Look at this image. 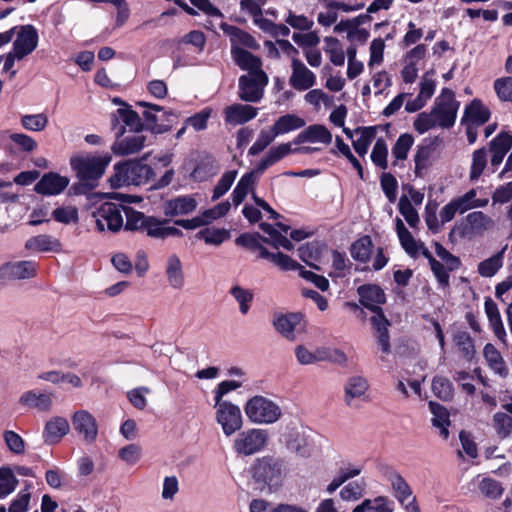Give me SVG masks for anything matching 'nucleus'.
Masks as SVG:
<instances>
[{
  "label": "nucleus",
  "instance_id": "obj_1",
  "mask_svg": "<svg viewBox=\"0 0 512 512\" xmlns=\"http://www.w3.org/2000/svg\"><path fill=\"white\" fill-rule=\"evenodd\" d=\"M360 303L371 310L374 315L370 318L373 327L376 329L378 343L383 353L390 352L388 325L381 305L385 303L386 297L384 291L376 284H365L357 289Z\"/></svg>",
  "mask_w": 512,
  "mask_h": 512
},
{
  "label": "nucleus",
  "instance_id": "obj_2",
  "mask_svg": "<svg viewBox=\"0 0 512 512\" xmlns=\"http://www.w3.org/2000/svg\"><path fill=\"white\" fill-rule=\"evenodd\" d=\"M252 478L261 491L278 490L287 476L285 462L279 458L265 456L258 458L253 464Z\"/></svg>",
  "mask_w": 512,
  "mask_h": 512
},
{
  "label": "nucleus",
  "instance_id": "obj_3",
  "mask_svg": "<svg viewBox=\"0 0 512 512\" xmlns=\"http://www.w3.org/2000/svg\"><path fill=\"white\" fill-rule=\"evenodd\" d=\"M111 159L109 154H80L71 157L70 165L76 172L81 185L91 189L97 186Z\"/></svg>",
  "mask_w": 512,
  "mask_h": 512
},
{
  "label": "nucleus",
  "instance_id": "obj_4",
  "mask_svg": "<svg viewBox=\"0 0 512 512\" xmlns=\"http://www.w3.org/2000/svg\"><path fill=\"white\" fill-rule=\"evenodd\" d=\"M246 418L255 425H273L283 416L281 406L264 395H254L243 406Z\"/></svg>",
  "mask_w": 512,
  "mask_h": 512
},
{
  "label": "nucleus",
  "instance_id": "obj_5",
  "mask_svg": "<svg viewBox=\"0 0 512 512\" xmlns=\"http://www.w3.org/2000/svg\"><path fill=\"white\" fill-rule=\"evenodd\" d=\"M115 173L110 178L112 187L146 184L154 177L153 169L142 161H126L114 166Z\"/></svg>",
  "mask_w": 512,
  "mask_h": 512
},
{
  "label": "nucleus",
  "instance_id": "obj_6",
  "mask_svg": "<svg viewBox=\"0 0 512 512\" xmlns=\"http://www.w3.org/2000/svg\"><path fill=\"white\" fill-rule=\"evenodd\" d=\"M237 432L232 444V449L237 456H252L264 451L268 446L269 432L267 429L250 427Z\"/></svg>",
  "mask_w": 512,
  "mask_h": 512
},
{
  "label": "nucleus",
  "instance_id": "obj_7",
  "mask_svg": "<svg viewBox=\"0 0 512 512\" xmlns=\"http://www.w3.org/2000/svg\"><path fill=\"white\" fill-rule=\"evenodd\" d=\"M459 105L451 89L443 88L441 90L431 110L436 118V122H438V127L450 128L454 125Z\"/></svg>",
  "mask_w": 512,
  "mask_h": 512
},
{
  "label": "nucleus",
  "instance_id": "obj_8",
  "mask_svg": "<svg viewBox=\"0 0 512 512\" xmlns=\"http://www.w3.org/2000/svg\"><path fill=\"white\" fill-rule=\"evenodd\" d=\"M147 110L143 112L147 128L155 134H162L172 128L177 122L178 115L172 110H165L163 107L148 102H139Z\"/></svg>",
  "mask_w": 512,
  "mask_h": 512
},
{
  "label": "nucleus",
  "instance_id": "obj_9",
  "mask_svg": "<svg viewBox=\"0 0 512 512\" xmlns=\"http://www.w3.org/2000/svg\"><path fill=\"white\" fill-rule=\"evenodd\" d=\"M215 421L221 427L223 434L229 437L243 426V416L240 407L232 402H219L213 405Z\"/></svg>",
  "mask_w": 512,
  "mask_h": 512
},
{
  "label": "nucleus",
  "instance_id": "obj_10",
  "mask_svg": "<svg viewBox=\"0 0 512 512\" xmlns=\"http://www.w3.org/2000/svg\"><path fill=\"white\" fill-rule=\"evenodd\" d=\"M96 227L100 232H118L124 225L123 206L120 204L105 202L92 213Z\"/></svg>",
  "mask_w": 512,
  "mask_h": 512
},
{
  "label": "nucleus",
  "instance_id": "obj_11",
  "mask_svg": "<svg viewBox=\"0 0 512 512\" xmlns=\"http://www.w3.org/2000/svg\"><path fill=\"white\" fill-rule=\"evenodd\" d=\"M392 494L406 512H421L416 496L407 481L395 470L386 473Z\"/></svg>",
  "mask_w": 512,
  "mask_h": 512
},
{
  "label": "nucleus",
  "instance_id": "obj_12",
  "mask_svg": "<svg viewBox=\"0 0 512 512\" xmlns=\"http://www.w3.org/2000/svg\"><path fill=\"white\" fill-rule=\"evenodd\" d=\"M269 82L265 72L255 75H241L238 80V97L245 102L257 103L264 96Z\"/></svg>",
  "mask_w": 512,
  "mask_h": 512
},
{
  "label": "nucleus",
  "instance_id": "obj_13",
  "mask_svg": "<svg viewBox=\"0 0 512 512\" xmlns=\"http://www.w3.org/2000/svg\"><path fill=\"white\" fill-rule=\"evenodd\" d=\"M286 448L295 455L309 458L313 454V445L303 430L295 425H287L282 434Z\"/></svg>",
  "mask_w": 512,
  "mask_h": 512
},
{
  "label": "nucleus",
  "instance_id": "obj_14",
  "mask_svg": "<svg viewBox=\"0 0 512 512\" xmlns=\"http://www.w3.org/2000/svg\"><path fill=\"white\" fill-rule=\"evenodd\" d=\"M124 132V129H122L121 135L117 137L111 146L112 152L117 156L136 154L151 144L148 136L142 132H134L128 135H124Z\"/></svg>",
  "mask_w": 512,
  "mask_h": 512
},
{
  "label": "nucleus",
  "instance_id": "obj_15",
  "mask_svg": "<svg viewBox=\"0 0 512 512\" xmlns=\"http://www.w3.org/2000/svg\"><path fill=\"white\" fill-rule=\"evenodd\" d=\"M273 326L281 336L289 341H295L305 331L303 318L299 313L275 315Z\"/></svg>",
  "mask_w": 512,
  "mask_h": 512
},
{
  "label": "nucleus",
  "instance_id": "obj_16",
  "mask_svg": "<svg viewBox=\"0 0 512 512\" xmlns=\"http://www.w3.org/2000/svg\"><path fill=\"white\" fill-rule=\"evenodd\" d=\"M220 29L227 35L231 43V55L237 51L258 50L260 44L248 32L225 22L220 24Z\"/></svg>",
  "mask_w": 512,
  "mask_h": 512
},
{
  "label": "nucleus",
  "instance_id": "obj_17",
  "mask_svg": "<svg viewBox=\"0 0 512 512\" xmlns=\"http://www.w3.org/2000/svg\"><path fill=\"white\" fill-rule=\"evenodd\" d=\"M72 426L79 436L87 443H94L98 436L96 418L87 410L76 411L71 418Z\"/></svg>",
  "mask_w": 512,
  "mask_h": 512
},
{
  "label": "nucleus",
  "instance_id": "obj_18",
  "mask_svg": "<svg viewBox=\"0 0 512 512\" xmlns=\"http://www.w3.org/2000/svg\"><path fill=\"white\" fill-rule=\"evenodd\" d=\"M316 75L300 59L291 60L289 85L297 91H306L316 84Z\"/></svg>",
  "mask_w": 512,
  "mask_h": 512
},
{
  "label": "nucleus",
  "instance_id": "obj_19",
  "mask_svg": "<svg viewBox=\"0 0 512 512\" xmlns=\"http://www.w3.org/2000/svg\"><path fill=\"white\" fill-rule=\"evenodd\" d=\"M15 34L16 39L13 42L12 50L20 57L25 58L37 48L39 37L34 26H19L17 27Z\"/></svg>",
  "mask_w": 512,
  "mask_h": 512
},
{
  "label": "nucleus",
  "instance_id": "obj_20",
  "mask_svg": "<svg viewBox=\"0 0 512 512\" xmlns=\"http://www.w3.org/2000/svg\"><path fill=\"white\" fill-rule=\"evenodd\" d=\"M37 264L34 261L8 262L0 266V280H22L36 275Z\"/></svg>",
  "mask_w": 512,
  "mask_h": 512
},
{
  "label": "nucleus",
  "instance_id": "obj_21",
  "mask_svg": "<svg viewBox=\"0 0 512 512\" xmlns=\"http://www.w3.org/2000/svg\"><path fill=\"white\" fill-rule=\"evenodd\" d=\"M258 115V108L249 104L234 103L223 110L224 121L231 126L243 125Z\"/></svg>",
  "mask_w": 512,
  "mask_h": 512
},
{
  "label": "nucleus",
  "instance_id": "obj_22",
  "mask_svg": "<svg viewBox=\"0 0 512 512\" xmlns=\"http://www.w3.org/2000/svg\"><path fill=\"white\" fill-rule=\"evenodd\" d=\"M198 202L194 195H182L167 200L163 204V212L168 217L190 214L196 210Z\"/></svg>",
  "mask_w": 512,
  "mask_h": 512
},
{
  "label": "nucleus",
  "instance_id": "obj_23",
  "mask_svg": "<svg viewBox=\"0 0 512 512\" xmlns=\"http://www.w3.org/2000/svg\"><path fill=\"white\" fill-rule=\"evenodd\" d=\"M53 400L54 394L52 392L28 390L20 396L19 404L29 409L48 412L53 406Z\"/></svg>",
  "mask_w": 512,
  "mask_h": 512
},
{
  "label": "nucleus",
  "instance_id": "obj_24",
  "mask_svg": "<svg viewBox=\"0 0 512 512\" xmlns=\"http://www.w3.org/2000/svg\"><path fill=\"white\" fill-rule=\"evenodd\" d=\"M69 185V179L58 173L49 172L44 174L35 185V191L42 195H58Z\"/></svg>",
  "mask_w": 512,
  "mask_h": 512
},
{
  "label": "nucleus",
  "instance_id": "obj_25",
  "mask_svg": "<svg viewBox=\"0 0 512 512\" xmlns=\"http://www.w3.org/2000/svg\"><path fill=\"white\" fill-rule=\"evenodd\" d=\"M369 389L368 380L363 376L350 377L344 387V402L347 406H353L355 400L364 399Z\"/></svg>",
  "mask_w": 512,
  "mask_h": 512
},
{
  "label": "nucleus",
  "instance_id": "obj_26",
  "mask_svg": "<svg viewBox=\"0 0 512 512\" xmlns=\"http://www.w3.org/2000/svg\"><path fill=\"white\" fill-rule=\"evenodd\" d=\"M321 143L329 145L332 142L331 132L323 125L313 124L300 132L294 140L296 144Z\"/></svg>",
  "mask_w": 512,
  "mask_h": 512
},
{
  "label": "nucleus",
  "instance_id": "obj_27",
  "mask_svg": "<svg viewBox=\"0 0 512 512\" xmlns=\"http://www.w3.org/2000/svg\"><path fill=\"white\" fill-rule=\"evenodd\" d=\"M167 220H159L155 217H148L145 231L148 236L156 239L168 237H182L183 233L175 226L167 225Z\"/></svg>",
  "mask_w": 512,
  "mask_h": 512
},
{
  "label": "nucleus",
  "instance_id": "obj_28",
  "mask_svg": "<svg viewBox=\"0 0 512 512\" xmlns=\"http://www.w3.org/2000/svg\"><path fill=\"white\" fill-rule=\"evenodd\" d=\"M70 426L66 418L55 416L46 422L43 437L46 443H58L68 432Z\"/></svg>",
  "mask_w": 512,
  "mask_h": 512
},
{
  "label": "nucleus",
  "instance_id": "obj_29",
  "mask_svg": "<svg viewBox=\"0 0 512 512\" xmlns=\"http://www.w3.org/2000/svg\"><path fill=\"white\" fill-rule=\"evenodd\" d=\"M165 275L170 287L180 290L185 285L183 265L176 254H171L166 261Z\"/></svg>",
  "mask_w": 512,
  "mask_h": 512
},
{
  "label": "nucleus",
  "instance_id": "obj_30",
  "mask_svg": "<svg viewBox=\"0 0 512 512\" xmlns=\"http://www.w3.org/2000/svg\"><path fill=\"white\" fill-rule=\"evenodd\" d=\"M491 116L489 108L478 99H474L465 107L462 123L476 126L485 124Z\"/></svg>",
  "mask_w": 512,
  "mask_h": 512
},
{
  "label": "nucleus",
  "instance_id": "obj_31",
  "mask_svg": "<svg viewBox=\"0 0 512 512\" xmlns=\"http://www.w3.org/2000/svg\"><path fill=\"white\" fill-rule=\"evenodd\" d=\"M363 7V4H346L343 2H330L324 11L318 13L317 22L323 27H330L337 21V10H343L345 12L357 11Z\"/></svg>",
  "mask_w": 512,
  "mask_h": 512
},
{
  "label": "nucleus",
  "instance_id": "obj_32",
  "mask_svg": "<svg viewBox=\"0 0 512 512\" xmlns=\"http://www.w3.org/2000/svg\"><path fill=\"white\" fill-rule=\"evenodd\" d=\"M512 147V134L510 132H501L490 142L491 165L498 167L507 152Z\"/></svg>",
  "mask_w": 512,
  "mask_h": 512
},
{
  "label": "nucleus",
  "instance_id": "obj_33",
  "mask_svg": "<svg viewBox=\"0 0 512 512\" xmlns=\"http://www.w3.org/2000/svg\"><path fill=\"white\" fill-rule=\"evenodd\" d=\"M25 248L33 252H60L61 242L47 234H41L29 238L25 243Z\"/></svg>",
  "mask_w": 512,
  "mask_h": 512
},
{
  "label": "nucleus",
  "instance_id": "obj_34",
  "mask_svg": "<svg viewBox=\"0 0 512 512\" xmlns=\"http://www.w3.org/2000/svg\"><path fill=\"white\" fill-rule=\"evenodd\" d=\"M231 57L234 63L241 70L248 72L247 75H255L265 72L262 69V60L249 51H237L235 54L231 55Z\"/></svg>",
  "mask_w": 512,
  "mask_h": 512
},
{
  "label": "nucleus",
  "instance_id": "obj_35",
  "mask_svg": "<svg viewBox=\"0 0 512 512\" xmlns=\"http://www.w3.org/2000/svg\"><path fill=\"white\" fill-rule=\"evenodd\" d=\"M394 502L387 496H377L375 498H366L356 505L352 512H393Z\"/></svg>",
  "mask_w": 512,
  "mask_h": 512
},
{
  "label": "nucleus",
  "instance_id": "obj_36",
  "mask_svg": "<svg viewBox=\"0 0 512 512\" xmlns=\"http://www.w3.org/2000/svg\"><path fill=\"white\" fill-rule=\"evenodd\" d=\"M471 483L478 488L483 496L489 499H499L504 492L502 484L490 477L477 475Z\"/></svg>",
  "mask_w": 512,
  "mask_h": 512
},
{
  "label": "nucleus",
  "instance_id": "obj_37",
  "mask_svg": "<svg viewBox=\"0 0 512 512\" xmlns=\"http://www.w3.org/2000/svg\"><path fill=\"white\" fill-rule=\"evenodd\" d=\"M484 358L489 368L501 377H505L508 374L505 361L500 351L493 344H486L483 349Z\"/></svg>",
  "mask_w": 512,
  "mask_h": 512
},
{
  "label": "nucleus",
  "instance_id": "obj_38",
  "mask_svg": "<svg viewBox=\"0 0 512 512\" xmlns=\"http://www.w3.org/2000/svg\"><path fill=\"white\" fill-rule=\"evenodd\" d=\"M507 250V245L502 247L500 251L491 257L481 261L478 264V273L485 278L493 277L502 267L504 263V255Z\"/></svg>",
  "mask_w": 512,
  "mask_h": 512
},
{
  "label": "nucleus",
  "instance_id": "obj_39",
  "mask_svg": "<svg viewBox=\"0 0 512 512\" xmlns=\"http://www.w3.org/2000/svg\"><path fill=\"white\" fill-rule=\"evenodd\" d=\"M399 242L411 258H418L419 256L430 258V251L422 241L415 239L410 231L399 237Z\"/></svg>",
  "mask_w": 512,
  "mask_h": 512
},
{
  "label": "nucleus",
  "instance_id": "obj_40",
  "mask_svg": "<svg viewBox=\"0 0 512 512\" xmlns=\"http://www.w3.org/2000/svg\"><path fill=\"white\" fill-rule=\"evenodd\" d=\"M456 203L459 213H465L468 210L475 208H483L487 206L488 198H477V190L472 188L461 196L453 199Z\"/></svg>",
  "mask_w": 512,
  "mask_h": 512
},
{
  "label": "nucleus",
  "instance_id": "obj_41",
  "mask_svg": "<svg viewBox=\"0 0 512 512\" xmlns=\"http://www.w3.org/2000/svg\"><path fill=\"white\" fill-rule=\"evenodd\" d=\"M429 407L433 414L431 419L433 426L439 430V435L443 439H447L449 437L448 427L450 426L448 411L434 402H430Z\"/></svg>",
  "mask_w": 512,
  "mask_h": 512
},
{
  "label": "nucleus",
  "instance_id": "obj_42",
  "mask_svg": "<svg viewBox=\"0 0 512 512\" xmlns=\"http://www.w3.org/2000/svg\"><path fill=\"white\" fill-rule=\"evenodd\" d=\"M261 258L267 259L272 262L275 266L283 271L298 270L300 264L293 260L290 256L281 252L273 253L269 252L266 248L261 247L259 251Z\"/></svg>",
  "mask_w": 512,
  "mask_h": 512
},
{
  "label": "nucleus",
  "instance_id": "obj_43",
  "mask_svg": "<svg viewBox=\"0 0 512 512\" xmlns=\"http://www.w3.org/2000/svg\"><path fill=\"white\" fill-rule=\"evenodd\" d=\"M468 229L474 234H483L494 226V221L481 211L469 213L465 217Z\"/></svg>",
  "mask_w": 512,
  "mask_h": 512
},
{
  "label": "nucleus",
  "instance_id": "obj_44",
  "mask_svg": "<svg viewBox=\"0 0 512 512\" xmlns=\"http://www.w3.org/2000/svg\"><path fill=\"white\" fill-rule=\"evenodd\" d=\"M323 50L334 66L341 67L345 64V51L337 38L325 37Z\"/></svg>",
  "mask_w": 512,
  "mask_h": 512
},
{
  "label": "nucleus",
  "instance_id": "obj_45",
  "mask_svg": "<svg viewBox=\"0 0 512 512\" xmlns=\"http://www.w3.org/2000/svg\"><path fill=\"white\" fill-rule=\"evenodd\" d=\"M376 132L377 128L373 126L356 129L357 138L353 141V148L358 155L364 156L368 152L370 144L376 138Z\"/></svg>",
  "mask_w": 512,
  "mask_h": 512
},
{
  "label": "nucleus",
  "instance_id": "obj_46",
  "mask_svg": "<svg viewBox=\"0 0 512 512\" xmlns=\"http://www.w3.org/2000/svg\"><path fill=\"white\" fill-rule=\"evenodd\" d=\"M278 136L298 130L305 126V120L295 114H285L272 125Z\"/></svg>",
  "mask_w": 512,
  "mask_h": 512
},
{
  "label": "nucleus",
  "instance_id": "obj_47",
  "mask_svg": "<svg viewBox=\"0 0 512 512\" xmlns=\"http://www.w3.org/2000/svg\"><path fill=\"white\" fill-rule=\"evenodd\" d=\"M255 182L256 176L254 172L246 173L241 177L231 194L235 206L243 202L248 193L252 191Z\"/></svg>",
  "mask_w": 512,
  "mask_h": 512
},
{
  "label": "nucleus",
  "instance_id": "obj_48",
  "mask_svg": "<svg viewBox=\"0 0 512 512\" xmlns=\"http://www.w3.org/2000/svg\"><path fill=\"white\" fill-rule=\"evenodd\" d=\"M373 242L369 236H363L356 240L350 249L351 256L354 260L366 263L372 255Z\"/></svg>",
  "mask_w": 512,
  "mask_h": 512
},
{
  "label": "nucleus",
  "instance_id": "obj_49",
  "mask_svg": "<svg viewBox=\"0 0 512 512\" xmlns=\"http://www.w3.org/2000/svg\"><path fill=\"white\" fill-rule=\"evenodd\" d=\"M413 143L414 138L411 134L404 133L398 137L392 147L393 166H398L400 161L406 160Z\"/></svg>",
  "mask_w": 512,
  "mask_h": 512
},
{
  "label": "nucleus",
  "instance_id": "obj_50",
  "mask_svg": "<svg viewBox=\"0 0 512 512\" xmlns=\"http://www.w3.org/2000/svg\"><path fill=\"white\" fill-rule=\"evenodd\" d=\"M18 484L19 480L13 476L10 466H0V500L11 495Z\"/></svg>",
  "mask_w": 512,
  "mask_h": 512
},
{
  "label": "nucleus",
  "instance_id": "obj_51",
  "mask_svg": "<svg viewBox=\"0 0 512 512\" xmlns=\"http://www.w3.org/2000/svg\"><path fill=\"white\" fill-rule=\"evenodd\" d=\"M487 166V153L484 148L475 150L471 157V166L469 171V180L476 182L483 174Z\"/></svg>",
  "mask_w": 512,
  "mask_h": 512
},
{
  "label": "nucleus",
  "instance_id": "obj_52",
  "mask_svg": "<svg viewBox=\"0 0 512 512\" xmlns=\"http://www.w3.org/2000/svg\"><path fill=\"white\" fill-rule=\"evenodd\" d=\"M365 492L366 482L364 480L352 481L340 490L339 496L345 502H356L364 496Z\"/></svg>",
  "mask_w": 512,
  "mask_h": 512
},
{
  "label": "nucleus",
  "instance_id": "obj_53",
  "mask_svg": "<svg viewBox=\"0 0 512 512\" xmlns=\"http://www.w3.org/2000/svg\"><path fill=\"white\" fill-rule=\"evenodd\" d=\"M385 47V39L381 37L374 38L371 41L369 45V59L367 63L370 70H373L383 64Z\"/></svg>",
  "mask_w": 512,
  "mask_h": 512
},
{
  "label": "nucleus",
  "instance_id": "obj_54",
  "mask_svg": "<svg viewBox=\"0 0 512 512\" xmlns=\"http://www.w3.org/2000/svg\"><path fill=\"white\" fill-rule=\"evenodd\" d=\"M398 209L400 214L404 217L407 224L413 228H418L420 224V218L417 210L406 195H402L399 199Z\"/></svg>",
  "mask_w": 512,
  "mask_h": 512
},
{
  "label": "nucleus",
  "instance_id": "obj_55",
  "mask_svg": "<svg viewBox=\"0 0 512 512\" xmlns=\"http://www.w3.org/2000/svg\"><path fill=\"white\" fill-rule=\"evenodd\" d=\"M295 356L301 365H312L325 359L320 349L311 350L304 345H297L295 347Z\"/></svg>",
  "mask_w": 512,
  "mask_h": 512
},
{
  "label": "nucleus",
  "instance_id": "obj_56",
  "mask_svg": "<svg viewBox=\"0 0 512 512\" xmlns=\"http://www.w3.org/2000/svg\"><path fill=\"white\" fill-rule=\"evenodd\" d=\"M322 248L323 246L316 242L304 244L298 249L299 257L310 267L319 270L320 268L313 262L319 259Z\"/></svg>",
  "mask_w": 512,
  "mask_h": 512
},
{
  "label": "nucleus",
  "instance_id": "obj_57",
  "mask_svg": "<svg viewBox=\"0 0 512 512\" xmlns=\"http://www.w3.org/2000/svg\"><path fill=\"white\" fill-rule=\"evenodd\" d=\"M278 137L275 129L271 126L269 129H263L259 132L256 141L249 148L250 155H257L265 150Z\"/></svg>",
  "mask_w": 512,
  "mask_h": 512
},
{
  "label": "nucleus",
  "instance_id": "obj_58",
  "mask_svg": "<svg viewBox=\"0 0 512 512\" xmlns=\"http://www.w3.org/2000/svg\"><path fill=\"white\" fill-rule=\"evenodd\" d=\"M123 215L126 216V223L123 225L126 230L136 231L146 227L148 217L130 207L123 206Z\"/></svg>",
  "mask_w": 512,
  "mask_h": 512
},
{
  "label": "nucleus",
  "instance_id": "obj_59",
  "mask_svg": "<svg viewBox=\"0 0 512 512\" xmlns=\"http://www.w3.org/2000/svg\"><path fill=\"white\" fill-rule=\"evenodd\" d=\"M388 146L383 138H378L373 146L370 158L373 164L380 169L388 168Z\"/></svg>",
  "mask_w": 512,
  "mask_h": 512
},
{
  "label": "nucleus",
  "instance_id": "obj_60",
  "mask_svg": "<svg viewBox=\"0 0 512 512\" xmlns=\"http://www.w3.org/2000/svg\"><path fill=\"white\" fill-rule=\"evenodd\" d=\"M454 343L458 351L466 360H471L475 355L474 342L467 332H458L454 336Z\"/></svg>",
  "mask_w": 512,
  "mask_h": 512
},
{
  "label": "nucleus",
  "instance_id": "obj_61",
  "mask_svg": "<svg viewBox=\"0 0 512 512\" xmlns=\"http://www.w3.org/2000/svg\"><path fill=\"white\" fill-rule=\"evenodd\" d=\"M196 237L203 239L206 244L217 246L229 238V232L225 229L205 228L199 231Z\"/></svg>",
  "mask_w": 512,
  "mask_h": 512
},
{
  "label": "nucleus",
  "instance_id": "obj_62",
  "mask_svg": "<svg viewBox=\"0 0 512 512\" xmlns=\"http://www.w3.org/2000/svg\"><path fill=\"white\" fill-rule=\"evenodd\" d=\"M432 391L440 399L451 400L454 395V389L449 379L436 376L432 382Z\"/></svg>",
  "mask_w": 512,
  "mask_h": 512
},
{
  "label": "nucleus",
  "instance_id": "obj_63",
  "mask_svg": "<svg viewBox=\"0 0 512 512\" xmlns=\"http://www.w3.org/2000/svg\"><path fill=\"white\" fill-rule=\"evenodd\" d=\"M119 119L133 132H142L143 124L139 115L128 107L117 110Z\"/></svg>",
  "mask_w": 512,
  "mask_h": 512
},
{
  "label": "nucleus",
  "instance_id": "obj_64",
  "mask_svg": "<svg viewBox=\"0 0 512 512\" xmlns=\"http://www.w3.org/2000/svg\"><path fill=\"white\" fill-rule=\"evenodd\" d=\"M507 412H498L494 415L496 427L503 436L512 432V404L506 406Z\"/></svg>",
  "mask_w": 512,
  "mask_h": 512
}]
</instances>
